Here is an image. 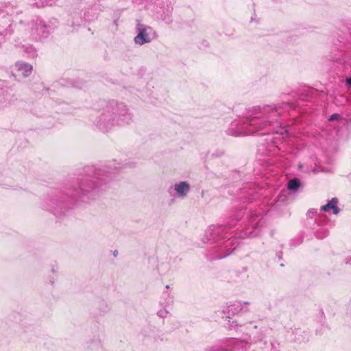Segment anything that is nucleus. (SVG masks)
Listing matches in <instances>:
<instances>
[{
	"instance_id": "f257e3e1",
	"label": "nucleus",
	"mask_w": 351,
	"mask_h": 351,
	"mask_svg": "<svg viewBox=\"0 0 351 351\" xmlns=\"http://www.w3.org/2000/svg\"><path fill=\"white\" fill-rule=\"evenodd\" d=\"M280 114V109L276 106L254 108L248 112L245 119L239 123V131L235 134L250 135L264 129L267 130L265 133H267L271 130L269 127L278 124Z\"/></svg>"
},
{
	"instance_id": "f03ea898",
	"label": "nucleus",
	"mask_w": 351,
	"mask_h": 351,
	"mask_svg": "<svg viewBox=\"0 0 351 351\" xmlns=\"http://www.w3.org/2000/svg\"><path fill=\"white\" fill-rule=\"evenodd\" d=\"M133 116L128 106L115 101L106 104L97 112L93 123L101 130L108 132L116 125H125L132 121Z\"/></svg>"
},
{
	"instance_id": "7ed1b4c3",
	"label": "nucleus",
	"mask_w": 351,
	"mask_h": 351,
	"mask_svg": "<svg viewBox=\"0 0 351 351\" xmlns=\"http://www.w3.org/2000/svg\"><path fill=\"white\" fill-rule=\"evenodd\" d=\"M107 189V181L99 177L84 178L77 187H73L72 198L76 201L89 203L97 199Z\"/></svg>"
},
{
	"instance_id": "20e7f679",
	"label": "nucleus",
	"mask_w": 351,
	"mask_h": 351,
	"mask_svg": "<svg viewBox=\"0 0 351 351\" xmlns=\"http://www.w3.org/2000/svg\"><path fill=\"white\" fill-rule=\"evenodd\" d=\"M137 35L134 37V43L139 45L149 43L152 39L156 37L155 31L152 27L141 24L138 22L136 24Z\"/></svg>"
},
{
	"instance_id": "39448f33",
	"label": "nucleus",
	"mask_w": 351,
	"mask_h": 351,
	"mask_svg": "<svg viewBox=\"0 0 351 351\" xmlns=\"http://www.w3.org/2000/svg\"><path fill=\"white\" fill-rule=\"evenodd\" d=\"M248 302H242L241 301H236L232 304L228 305L223 310L224 313H227L228 315H236L241 311H247L248 308L247 306H249ZM227 319H230V315L226 317Z\"/></svg>"
},
{
	"instance_id": "423d86ee",
	"label": "nucleus",
	"mask_w": 351,
	"mask_h": 351,
	"mask_svg": "<svg viewBox=\"0 0 351 351\" xmlns=\"http://www.w3.org/2000/svg\"><path fill=\"white\" fill-rule=\"evenodd\" d=\"M223 229L221 226L212 225L206 230L205 237L208 241H216Z\"/></svg>"
},
{
	"instance_id": "0eeeda50",
	"label": "nucleus",
	"mask_w": 351,
	"mask_h": 351,
	"mask_svg": "<svg viewBox=\"0 0 351 351\" xmlns=\"http://www.w3.org/2000/svg\"><path fill=\"white\" fill-rule=\"evenodd\" d=\"M33 30L35 32H34L32 35L35 38H37V36L40 38L47 37L49 34L48 27L42 21H39V22L34 25Z\"/></svg>"
},
{
	"instance_id": "6e6552de",
	"label": "nucleus",
	"mask_w": 351,
	"mask_h": 351,
	"mask_svg": "<svg viewBox=\"0 0 351 351\" xmlns=\"http://www.w3.org/2000/svg\"><path fill=\"white\" fill-rule=\"evenodd\" d=\"M173 189L178 197L184 198L186 196L190 190V185L187 182L182 181L175 184Z\"/></svg>"
},
{
	"instance_id": "1a4fd4ad",
	"label": "nucleus",
	"mask_w": 351,
	"mask_h": 351,
	"mask_svg": "<svg viewBox=\"0 0 351 351\" xmlns=\"http://www.w3.org/2000/svg\"><path fill=\"white\" fill-rule=\"evenodd\" d=\"M337 204L338 199L333 197L332 199L328 201L326 205H324L321 207V210L329 211L330 210H332V213L337 215L340 212V209L337 207Z\"/></svg>"
},
{
	"instance_id": "9d476101",
	"label": "nucleus",
	"mask_w": 351,
	"mask_h": 351,
	"mask_svg": "<svg viewBox=\"0 0 351 351\" xmlns=\"http://www.w3.org/2000/svg\"><path fill=\"white\" fill-rule=\"evenodd\" d=\"M16 67L18 70V71L21 72V73L24 77H28L30 75L32 71V66L31 64H29L27 63H25L23 62H18L16 63Z\"/></svg>"
},
{
	"instance_id": "9b49d317",
	"label": "nucleus",
	"mask_w": 351,
	"mask_h": 351,
	"mask_svg": "<svg viewBox=\"0 0 351 351\" xmlns=\"http://www.w3.org/2000/svg\"><path fill=\"white\" fill-rule=\"evenodd\" d=\"M49 201L51 202L50 209L52 211H55V210L56 209L57 207H58L61 209L63 208L68 207V206L66 204H65V203L63 202V201L62 199H60L57 197L51 198Z\"/></svg>"
},
{
	"instance_id": "f8f14e48",
	"label": "nucleus",
	"mask_w": 351,
	"mask_h": 351,
	"mask_svg": "<svg viewBox=\"0 0 351 351\" xmlns=\"http://www.w3.org/2000/svg\"><path fill=\"white\" fill-rule=\"evenodd\" d=\"M300 184V183L299 180L297 178H294L288 182L287 189L289 190L295 191L299 188Z\"/></svg>"
},
{
	"instance_id": "ddd939ff",
	"label": "nucleus",
	"mask_w": 351,
	"mask_h": 351,
	"mask_svg": "<svg viewBox=\"0 0 351 351\" xmlns=\"http://www.w3.org/2000/svg\"><path fill=\"white\" fill-rule=\"evenodd\" d=\"M250 221V226L254 229H256L259 224L261 223V218H258V217L256 215H255V216L252 215Z\"/></svg>"
},
{
	"instance_id": "4468645a",
	"label": "nucleus",
	"mask_w": 351,
	"mask_h": 351,
	"mask_svg": "<svg viewBox=\"0 0 351 351\" xmlns=\"http://www.w3.org/2000/svg\"><path fill=\"white\" fill-rule=\"evenodd\" d=\"M24 51L27 54L29 57L34 58L36 56V50L32 45L27 46Z\"/></svg>"
},
{
	"instance_id": "2eb2a0df",
	"label": "nucleus",
	"mask_w": 351,
	"mask_h": 351,
	"mask_svg": "<svg viewBox=\"0 0 351 351\" xmlns=\"http://www.w3.org/2000/svg\"><path fill=\"white\" fill-rule=\"evenodd\" d=\"M10 32V31L8 29H5L0 32V43L3 40L5 36Z\"/></svg>"
},
{
	"instance_id": "dca6fc26",
	"label": "nucleus",
	"mask_w": 351,
	"mask_h": 351,
	"mask_svg": "<svg viewBox=\"0 0 351 351\" xmlns=\"http://www.w3.org/2000/svg\"><path fill=\"white\" fill-rule=\"evenodd\" d=\"M239 220V218H237L236 219H230V220L228 222V223H227V226H228V228H232V227H234V226H235V224H236V222H237V221H238Z\"/></svg>"
},
{
	"instance_id": "f3484780",
	"label": "nucleus",
	"mask_w": 351,
	"mask_h": 351,
	"mask_svg": "<svg viewBox=\"0 0 351 351\" xmlns=\"http://www.w3.org/2000/svg\"><path fill=\"white\" fill-rule=\"evenodd\" d=\"M168 313H169V312L166 309L164 308V309H161V310L158 311V315L160 317H165Z\"/></svg>"
},
{
	"instance_id": "a211bd4d",
	"label": "nucleus",
	"mask_w": 351,
	"mask_h": 351,
	"mask_svg": "<svg viewBox=\"0 0 351 351\" xmlns=\"http://www.w3.org/2000/svg\"><path fill=\"white\" fill-rule=\"evenodd\" d=\"M339 118V115L338 114H333L330 117L329 120L334 121V120L338 119Z\"/></svg>"
},
{
	"instance_id": "6ab92c4d",
	"label": "nucleus",
	"mask_w": 351,
	"mask_h": 351,
	"mask_svg": "<svg viewBox=\"0 0 351 351\" xmlns=\"http://www.w3.org/2000/svg\"><path fill=\"white\" fill-rule=\"evenodd\" d=\"M239 327V325L237 324V322H234L233 321L231 324H230V328H235L237 330ZM239 327H241V326H239Z\"/></svg>"
},
{
	"instance_id": "aec40b11",
	"label": "nucleus",
	"mask_w": 351,
	"mask_h": 351,
	"mask_svg": "<svg viewBox=\"0 0 351 351\" xmlns=\"http://www.w3.org/2000/svg\"><path fill=\"white\" fill-rule=\"evenodd\" d=\"M258 234V232H255V230L249 232V236L250 237H256Z\"/></svg>"
},
{
	"instance_id": "412c9836",
	"label": "nucleus",
	"mask_w": 351,
	"mask_h": 351,
	"mask_svg": "<svg viewBox=\"0 0 351 351\" xmlns=\"http://www.w3.org/2000/svg\"><path fill=\"white\" fill-rule=\"evenodd\" d=\"M346 84L348 87H351V77L346 79Z\"/></svg>"
},
{
	"instance_id": "4be33fe9",
	"label": "nucleus",
	"mask_w": 351,
	"mask_h": 351,
	"mask_svg": "<svg viewBox=\"0 0 351 351\" xmlns=\"http://www.w3.org/2000/svg\"><path fill=\"white\" fill-rule=\"evenodd\" d=\"M230 252H228V253H226V254H223L222 255H219L217 258H225L226 257L228 254H230Z\"/></svg>"
},
{
	"instance_id": "5701e85b",
	"label": "nucleus",
	"mask_w": 351,
	"mask_h": 351,
	"mask_svg": "<svg viewBox=\"0 0 351 351\" xmlns=\"http://www.w3.org/2000/svg\"><path fill=\"white\" fill-rule=\"evenodd\" d=\"M231 243H232V241L230 240H227L225 242V247H226L229 246Z\"/></svg>"
},
{
	"instance_id": "b1692460",
	"label": "nucleus",
	"mask_w": 351,
	"mask_h": 351,
	"mask_svg": "<svg viewBox=\"0 0 351 351\" xmlns=\"http://www.w3.org/2000/svg\"><path fill=\"white\" fill-rule=\"evenodd\" d=\"M205 239H206V240H204V243H206V241H207V242H208L206 238H205Z\"/></svg>"
},
{
	"instance_id": "393cba45",
	"label": "nucleus",
	"mask_w": 351,
	"mask_h": 351,
	"mask_svg": "<svg viewBox=\"0 0 351 351\" xmlns=\"http://www.w3.org/2000/svg\"><path fill=\"white\" fill-rule=\"evenodd\" d=\"M205 239H206V240H204V243H206V241H207V242H208L206 238H205Z\"/></svg>"
},
{
	"instance_id": "a878e982",
	"label": "nucleus",
	"mask_w": 351,
	"mask_h": 351,
	"mask_svg": "<svg viewBox=\"0 0 351 351\" xmlns=\"http://www.w3.org/2000/svg\"><path fill=\"white\" fill-rule=\"evenodd\" d=\"M11 27V23H10L8 24V27Z\"/></svg>"
},
{
	"instance_id": "bb28decb",
	"label": "nucleus",
	"mask_w": 351,
	"mask_h": 351,
	"mask_svg": "<svg viewBox=\"0 0 351 351\" xmlns=\"http://www.w3.org/2000/svg\"><path fill=\"white\" fill-rule=\"evenodd\" d=\"M166 288H167V289H169V285H167V286H166Z\"/></svg>"
}]
</instances>
